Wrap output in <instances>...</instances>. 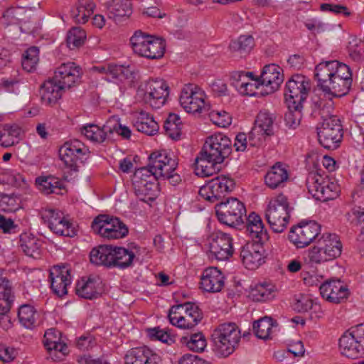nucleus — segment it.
<instances>
[{
	"label": "nucleus",
	"instance_id": "72a5a7b5",
	"mask_svg": "<svg viewBox=\"0 0 364 364\" xmlns=\"http://www.w3.org/2000/svg\"><path fill=\"white\" fill-rule=\"evenodd\" d=\"M112 257L111 245H100L93 248L90 253V262L97 266L112 267Z\"/></svg>",
	"mask_w": 364,
	"mask_h": 364
},
{
	"label": "nucleus",
	"instance_id": "cd10ccee",
	"mask_svg": "<svg viewBox=\"0 0 364 364\" xmlns=\"http://www.w3.org/2000/svg\"><path fill=\"white\" fill-rule=\"evenodd\" d=\"M125 364H159V356L146 347L134 348L127 351Z\"/></svg>",
	"mask_w": 364,
	"mask_h": 364
},
{
	"label": "nucleus",
	"instance_id": "37998d69",
	"mask_svg": "<svg viewBox=\"0 0 364 364\" xmlns=\"http://www.w3.org/2000/svg\"><path fill=\"white\" fill-rule=\"evenodd\" d=\"M20 323L27 328L35 326L38 318V314L33 306L23 304L20 306L18 311Z\"/></svg>",
	"mask_w": 364,
	"mask_h": 364
},
{
	"label": "nucleus",
	"instance_id": "a18cd8bd",
	"mask_svg": "<svg viewBox=\"0 0 364 364\" xmlns=\"http://www.w3.org/2000/svg\"><path fill=\"white\" fill-rule=\"evenodd\" d=\"M81 133L87 139L96 143H102L109 133L105 129V124L102 128L95 124H89L81 128Z\"/></svg>",
	"mask_w": 364,
	"mask_h": 364
},
{
	"label": "nucleus",
	"instance_id": "1a4fd4ad",
	"mask_svg": "<svg viewBox=\"0 0 364 364\" xmlns=\"http://www.w3.org/2000/svg\"><path fill=\"white\" fill-rule=\"evenodd\" d=\"M309 192L318 200L327 201L336 198L339 193L338 184L317 171L310 172L306 178Z\"/></svg>",
	"mask_w": 364,
	"mask_h": 364
},
{
	"label": "nucleus",
	"instance_id": "5fc2aeb1",
	"mask_svg": "<svg viewBox=\"0 0 364 364\" xmlns=\"http://www.w3.org/2000/svg\"><path fill=\"white\" fill-rule=\"evenodd\" d=\"M348 50L349 56L354 61H360L364 58V41L353 37L348 42Z\"/></svg>",
	"mask_w": 364,
	"mask_h": 364
},
{
	"label": "nucleus",
	"instance_id": "393cba45",
	"mask_svg": "<svg viewBox=\"0 0 364 364\" xmlns=\"http://www.w3.org/2000/svg\"><path fill=\"white\" fill-rule=\"evenodd\" d=\"M50 279L53 292L58 296L68 293L67 287L71 283L69 269L65 266H55L50 270Z\"/></svg>",
	"mask_w": 364,
	"mask_h": 364
},
{
	"label": "nucleus",
	"instance_id": "7ed1b4c3",
	"mask_svg": "<svg viewBox=\"0 0 364 364\" xmlns=\"http://www.w3.org/2000/svg\"><path fill=\"white\" fill-rule=\"evenodd\" d=\"M240 338V331L235 323L220 324L212 333L215 353L222 357L229 356L235 351Z\"/></svg>",
	"mask_w": 364,
	"mask_h": 364
},
{
	"label": "nucleus",
	"instance_id": "338daca9",
	"mask_svg": "<svg viewBox=\"0 0 364 364\" xmlns=\"http://www.w3.org/2000/svg\"><path fill=\"white\" fill-rule=\"evenodd\" d=\"M252 296L258 301H265L273 296L271 289L265 284L257 285L252 291Z\"/></svg>",
	"mask_w": 364,
	"mask_h": 364
},
{
	"label": "nucleus",
	"instance_id": "2eb2a0df",
	"mask_svg": "<svg viewBox=\"0 0 364 364\" xmlns=\"http://www.w3.org/2000/svg\"><path fill=\"white\" fill-rule=\"evenodd\" d=\"M88 153L87 147L78 139L66 141L59 149V157L71 171H78L77 162Z\"/></svg>",
	"mask_w": 364,
	"mask_h": 364
},
{
	"label": "nucleus",
	"instance_id": "6e6552de",
	"mask_svg": "<svg viewBox=\"0 0 364 364\" xmlns=\"http://www.w3.org/2000/svg\"><path fill=\"white\" fill-rule=\"evenodd\" d=\"M170 323L180 328L189 329L195 327L203 318L198 306L193 302H186L172 306L168 310Z\"/></svg>",
	"mask_w": 364,
	"mask_h": 364
},
{
	"label": "nucleus",
	"instance_id": "bb28decb",
	"mask_svg": "<svg viewBox=\"0 0 364 364\" xmlns=\"http://www.w3.org/2000/svg\"><path fill=\"white\" fill-rule=\"evenodd\" d=\"M224 286V277L216 267L205 269L200 278V288L207 292L215 293L221 291Z\"/></svg>",
	"mask_w": 364,
	"mask_h": 364
},
{
	"label": "nucleus",
	"instance_id": "a211bd4d",
	"mask_svg": "<svg viewBox=\"0 0 364 364\" xmlns=\"http://www.w3.org/2000/svg\"><path fill=\"white\" fill-rule=\"evenodd\" d=\"M81 75L82 69L80 66L73 62H67L56 68L53 77L66 90L78 83Z\"/></svg>",
	"mask_w": 364,
	"mask_h": 364
},
{
	"label": "nucleus",
	"instance_id": "7c9ffc66",
	"mask_svg": "<svg viewBox=\"0 0 364 364\" xmlns=\"http://www.w3.org/2000/svg\"><path fill=\"white\" fill-rule=\"evenodd\" d=\"M220 161H214L209 157L203 155L200 151L199 154L196 159V168L195 171L196 175L201 177H208L217 173L220 170Z\"/></svg>",
	"mask_w": 364,
	"mask_h": 364
},
{
	"label": "nucleus",
	"instance_id": "052dcab7",
	"mask_svg": "<svg viewBox=\"0 0 364 364\" xmlns=\"http://www.w3.org/2000/svg\"><path fill=\"white\" fill-rule=\"evenodd\" d=\"M138 131L144 132L147 135H154L158 130L159 126L156 122L147 115L146 119H142L141 122L136 124Z\"/></svg>",
	"mask_w": 364,
	"mask_h": 364
},
{
	"label": "nucleus",
	"instance_id": "c9c22d12",
	"mask_svg": "<svg viewBox=\"0 0 364 364\" xmlns=\"http://www.w3.org/2000/svg\"><path fill=\"white\" fill-rule=\"evenodd\" d=\"M213 189L215 201L225 197L233 191L235 186L234 180L225 176H218L209 181Z\"/></svg>",
	"mask_w": 364,
	"mask_h": 364
},
{
	"label": "nucleus",
	"instance_id": "69168bd1",
	"mask_svg": "<svg viewBox=\"0 0 364 364\" xmlns=\"http://www.w3.org/2000/svg\"><path fill=\"white\" fill-rule=\"evenodd\" d=\"M53 232L57 235L65 236V237H73L75 235V230L73 227V225L67 220H63L60 223L56 229H54Z\"/></svg>",
	"mask_w": 364,
	"mask_h": 364
},
{
	"label": "nucleus",
	"instance_id": "3c124183",
	"mask_svg": "<svg viewBox=\"0 0 364 364\" xmlns=\"http://www.w3.org/2000/svg\"><path fill=\"white\" fill-rule=\"evenodd\" d=\"M39 61V50L36 47H31L26 50L22 58L23 69L27 72L33 71Z\"/></svg>",
	"mask_w": 364,
	"mask_h": 364
},
{
	"label": "nucleus",
	"instance_id": "5701e85b",
	"mask_svg": "<svg viewBox=\"0 0 364 364\" xmlns=\"http://www.w3.org/2000/svg\"><path fill=\"white\" fill-rule=\"evenodd\" d=\"M318 80V86L326 93L336 97H342L346 95L352 84V80H346L338 77H316Z\"/></svg>",
	"mask_w": 364,
	"mask_h": 364
},
{
	"label": "nucleus",
	"instance_id": "a878e982",
	"mask_svg": "<svg viewBox=\"0 0 364 364\" xmlns=\"http://www.w3.org/2000/svg\"><path fill=\"white\" fill-rule=\"evenodd\" d=\"M257 242L248 243L240 252L243 264L247 269H255L264 262L263 247Z\"/></svg>",
	"mask_w": 364,
	"mask_h": 364
},
{
	"label": "nucleus",
	"instance_id": "ea45409f",
	"mask_svg": "<svg viewBox=\"0 0 364 364\" xmlns=\"http://www.w3.org/2000/svg\"><path fill=\"white\" fill-rule=\"evenodd\" d=\"M112 267H116L121 269L131 266L135 258L134 252L119 247H112Z\"/></svg>",
	"mask_w": 364,
	"mask_h": 364
},
{
	"label": "nucleus",
	"instance_id": "c756f323",
	"mask_svg": "<svg viewBox=\"0 0 364 364\" xmlns=\"http://www.w3.org/2000/svg\"><path fill=\"white\" fill-rule=\"evenodd\" d=\"M289 178L288 171L284 165L276 163L266 173L264 181L266 185L272 189L283 187Z\"/></svg>",
	"mask_w": 364,
	"mask_h": 364
},
{
	"label": "nucleus",
	"instance_id": "dca6fc26",
	"mask_svg": "<svg viewBox=\"0 0 364 364\" xmlns=\"http://www.w3.org/2000/svg\"><path fill=\"white\" fill-rule=\"evenodd\" d=\"M321 227L316 222H310L291 229L289 240L299 248L309 245L318 236Z\"/></svg>",
	"mask_w": 364,
	"mask_h": 364
},
{
	"label": "nucleus",
	"instance_id": "f704fd0d",
	"mask_svg": "<svg viewBox=\"0 0 364 364\" xmlns=\"http://www.w3.org/2000/svg\"><path fill=\"white\" fill-rule=\"evenodd\" d=\"M42 242L31 234L23 233L20 237V247L28 257L38 258L41 254Z\"/></svg>",
	"mask_w": 364,
	"mask_h": 364
},
{
	"label": "nucleus",
	"instance_id": "0eeeda50",
	"mask_svg": "<svg viewBox=\"0 0 364 364\" xmlns=\"http://www.w3.org/2000/svg\"><path fill=\"white\" fill-rule=\"evenodd\" d=\"M310 89V81L304 75H295L288 80L284 95L287 106L291 112H302Z\"/></svg>",
	"mask_w": 364,
	"mask_h": 364
},
{
	"label": "nucleus",
	"instance_id": "c85d7f7f",
	"mask_svg": "<svg viewBox=\"0 0 364 364\" xmlns=\"http://www.w3.org/2000/svg\"><path fill=\"white\" fill-rule=\"evenodd\" d=\"M65 88L55 80L53 77L45 81L41 86V98L43 103L50 105L61 98Z\"/></svg>",
	"mask_w": 364,
	"mask_h": 364
},
{
	"label": "nucleus",
	"instance_id": "774afa93",
	"mask_svg": "<svg viewBox=\"0 0 364 364\" xmlns=\"http://www.w3.org/2000/svg\"><path fill=\"white\" fill-rule=\"evenodd\" d=\"M61 340L60 331L55 329L50 328L45 332L44 334V345L46 348L50 347L53 344Z\"/></svg>",
	"mask_w": 364,
	"mask_h": 364
},
{
	"label": "nucleus",
	"instance_id": "b1692460",
	"mask_svg": "<svg viewBox=\"0 0 364 364\" xmlns=\"http://www.w3.org/2000/svg\"><path fill=\"white\" fill-rule=\"evenodd\" d=\"M233 85L243 95L254 96L257 94V90L262 87L257 79L252 78V73L237 71L232 73Z\"/></svg>",
	"mask_w": 364,
	"mask_h": 364
},
{
	"label": "nucleus",
	"instance_id": "e2e57ef3",
	"mask_svg": "<svg viewBox=\"0 0 364 364\" xmlns=\"http://www.w3.org/2000/svg\"><path fill=\"white\" fill-rule=\"evenodd\" d=\"M313 306L314 301L309 295H299L295 300L294 309L299 312H306Z\"/></svg>",
	"mask_w": 364,
	"mask_h": 364
},
{
	"label": "nucleus",
	"instance_id": "79ce46f5",
	"mask_svg": "<svg viewBox=\"0 0 364 364\" xmlns=\"http://www.w3.org/2000/svg\"><path fill=\"white\" fill-rule=\"evenodd\" d=\"M36 182L39 189L45 194H61V190L63 188L62 182L53 176L38 178Z\"/></svg>",
	"mask_w": 364,
	"mask_h": 364
},
{
	"label": "nucleus",
	"instance_id": "f3484780",
	"mask_svg": "<svg viewBox=\"0 0 364 364\" xmlns=\"http://www.w3.org/2000/svg\"><path fill=\"white\" fill-rule=\"evenodd\" d=\"M210 240V253L216 259L225 260L232 255V238L228 234L218 231L213 233Z\"/></svg>",
	"mask_w": 364,
	"mask_h": 364
},
{
	"label": "nucleus",
	"instance_id": "4c0bfd02",
	"mask_svg": "<svg viewBox=\"0 0 364 364\" xmlns=\"http://www.w3.org/2000/svg\"><path fill=\"white\" fill-rule=\"evenodd\" d=\"M255 41L250 35L240 36L237 39L232 41L229 49L232 53L237 57L246 56L253 48Z\"/></svg>",
	"mask_w": 364,
	"mask_h": 364
},
{
	"label": "nucleus",
	"instance_id": "473e14b6",
	"mask_svg": "<svg viewBox=\"0 0 364 364\" xmlns=\"http://www.w3.org/2000/svg\"><path fill=\"white\" fill-rule=\"evenodd\" d=\"M247 232L252 238L257 239V242H264L268 239V235L264 229L262 219L255 213H251L248 216Z\"/></svg>",
	"mask_w": 364,
	"mask_h": 364
},
{
	"label": "nucleus",
	"instance_id": "6e6d98bb",
	"mask_svg": "<svg viewBox=\"0 0 364 364\" xmlns=\"http://www.w3.org/2000/svg\"><path fill=\"white\" fill-rule=\"evenodd\" d=\"M105 129L109 134L117 133L124 139H129L131 136V131L125 126H122L115 118L112 116L105 124Z\"/></svg>",
	"mask_w": 364,
	"mask_h": 364
},
{
	"label": "nucleus",
	"instance_id": "de8ad7c7",
	"mask_svg": "<svg viewBox=\"0 0 364 364\" xmlns=\"http://www.w3.org/2000/svg\"><path fill=\"white\" fill-rule=\"evenodd\" d=\"M159 82L156 80H149L145 85L144 100L146 103L149 104V105L153 108L159 107Z\"/></svg>",
	"mask_w": 364,
	"mask_h": 364
},
{
	"label": "nucleus",
	"instance_id": "6ab92c4d",
	"mask_svg": "<svg viewBox=\"0 0 364 364\" xmlns=\"http://www.w3.org/2000/svg\"><path fill=\"white\" fill-rule=\"evenodd\" d=\"M281 72L282 68L275 64L264 67L259 80L262 87L261 93L264 92L269 94L278 90L283 82V75Z\"/></svg>",
	"mask_w": 364,
	"mask_h": 364
},
{
	"label": "nucleus",
	"instance_id": "aec40b11",
	"mask_svg": "<svg viewBox=\"0 0 364 364\" xmlns=\"http://www.w3.org/2000/svg\"><path fill=\"white\" fill-rule=\"evenodd\" d=\"M177 166L174 154L166 150H161V181H167L172 186L178 184L181 178L176 172Z\"/></svg>",
	"mask_w": 364,
	"mask_h": 364
},
{
	"label": "nucleus",
	"instance_id": "09e8293b",
	"mask_svg": "<svg viewBox=\"0 0 364 364\" xmlns=\"http://www.w3.org/2000/svg\"><path fill=\"white\" fill-rule=\"evenodd\" d=\"M21 207L20 198L15 194L0 193V210L6 213H13Z\"/></svg>",
	"mask_w": 364,
	"mask_h": 364
},
{
	"label": "nucleus",
	"instance_id": "9b49d317",
	"mask_svg": "<svg viewBox=\"0 0 364 364\" xmlns=\"http://www.w3.org/2000/svg\"><path fill=\"white\" fill-rule=\"evenodd\" d=\"M93 232L107 239H119L128 234V228L118 218L107 215L97 216L92 223Z\"/></svg>",
	"mask_w": 364,
	"mask_h": 364
},
{
	"label": "nucleus",
	"instance_id": "0e129e2a",
	"mask_svg": "<svg viewBox=\"0 0 364 364\" xmlns=\"http://www.w3.org/2000/svg\"><path fill=\"white\" fill-rule=\"evenodd\" d=\"M258 129L254 127L247 135L250 147H258L262 144L264 140L265 135Z\"/></svg>",
	"mask_w": 364,
	"mask_h": 364
},
{
	"label": "nucleus",
	"instance_id": "20e7f679",
	"mask_svg": "<svg viewBox=\"0 0 364 364\" xmlns=\"http://www.w3.org/2000/svg\"><path fill=\"white\" fill-rule=\"evenodd\" d=\"M341 252L342 244L338 236L336 234L324 233L309 251L308 257L312 263L321 264L338 257Z\"/></svg>",
	"mask_w": 364,
	"mask_h": 364
},
{
	"label": "nucleus",
	"instance_id": "a19ab883",
	"mask_svg": "<svg viewBox=\"0 0 364 364\" xmlns=\"http://www.w3.org/2000/svg\"><path fill=\"white\" fill-rule=\"evenodd\" d=\"M109 18L117 21L119 18L129 16L131 13V3L129 0H111L108 6Z\"/></svg>",
	"mask_w": 364,
	"mask_h": 364
},
{
	"label": "nucleus",
	"instance_id": "864d4df0",
	"mask_svg": "<svg viewBox=\"0 0 364 364\" xmlns=\"http://www.w3.org/2000/svg\"><path fill=\"white\" fill-rule=\"evenodd\" d=\"M181 342L186 344L189 350L196 352L203 351L206 346V340L200 333L193 334L190 338L183 337Z\"/></svg>",
	"mask_w": 364,
	"mask_h": 364
},
{
	"label": "nucleus",
	"instance_id": "13d9d810",
	"mask_svg": "<svg viewBox=\"0 0 364 364\" xmlns=\"http://www.w3.org/2000/svg\"><path fill=\"white\" fill-rule=\"evenodd\" d=\"M43 219L48 223L49 228L53 231L57 226L65 220L59 212L53 209L46 210L43 214Z\"/></svg>",
	"mask_w": 364,
	"mask_h": 364
},
{
	"label": "nucleus",
	"instance_id": "680f3d73",
	"mask_svg": "<svg viewBox=\"0 0 364 364\" xmlns=\"http://www.w3.org/2000/svg\"><path fill=\"white\" fill-rule=\"evenodd\" d=\"M333 111V102L331 100H320L316 97L312 100V112L330 114Z\"/></svg>",
	"mask_w": 364,
	"mask_h": 364
},
{
	"label": "nucleus",
	"instance_id": "e433bc0d",
	"mask_svg": "<svg viewBox=\"0 0 364 364\" xmlns=\"http://www.w3.org/2000/svg\"><path fill=\"white\" fill-rule=\"evenodd\" d=\"M23 130L17 124H5L0 131V145L3 147L14 146L18 142Z\"/></svg>",
	"mask_w": 364,
	"mask_h": 364
},
{
	"label": "nucleus",
	"instance_id": "bf43d9fd",
	"mask_svg": "<svg viewBox=\"0 0 364 364\" xmlns=\"http://www.w3.org/2000/svg\"><path fill=\"white\" fill-rule=\"evenodd\" d=\"M114 70V80L117 79L120 81L129 80L130 82H133L136 78V72L129 66L124 67L115 65V69Z\"/></svg>",
	"mask_w": 364,
	"mask_h": 364
},
{
	"label": "nucleus",
	"instance_id": "58836bf2",
	"mask_svg": "<svg viewBox=\"0 0 364 364\" xmlns=\"http://www.w3.org/2000/svg\"><path fill=\"white\" fill-rule=\"evenodd\" d=\"M95 4L92 0H79L75 9L72 11V16L77 23H85L93 14Z\"/></svg>",
	"mask_w": 364,
	"mask_h": 364
},
{
	"label": "nucleus",
	"instance_id": "4468645a",
	"mask_svg": "<svg viewBox=\"0 0 364 364\" xmlns=\"http://www.w3.org/2000/svg\"><path fill=\"white\" fill-rule=\"evenodd\" d=\"M218 220L230 227H235L243 223L246 210L242 203L235 198L221 202L215 207Z\"/></svg>",
	"mask_w": 364,
	"mask_h": 364
},
{
	"label": "nucleus",
	"instance_id": "603ef678",
	"mask_svg": "<svg viewBox=\"0 0 364 364\" xmlns=\"http://www.w3.org/2000/svg\"><path fill=\"white\" fill-rule=\"evenodd\" d=\"M85 39V31L80 27H73L68 33L67 45L70 49H75L81 46Z\"/></svg>",
	"mask_w": 364,
	"mask_h": 364
},
{
	"label": "nucleus",
	"instance_id": "9d476101",
	"mask_svg": "<svg viewBox=\"0 0 364 364\" xmlns=\"http://www.w3.org/2000/svg\"><path fill=\"white\" fill-rule=\"evenodd\" d=\"M342 355L350 358H358L364 354V323L346 331L339 339Z\"/></svg>",
	"mask_w": 364,
	"mask_h": 364
},
{
	"label": "nucleus",
	"instance_id": "49530a36",
	"mask_svg": "<svg viewBox=\"0 0 364 364\" xmlns=\"http://www.w3.org/2000/svg\"><path fill=\"white\" fill-rule=\"evenodd\" d=\"M277 326V323L273 322L270 317L265 316L253 324V330L258 338L266 340L270 338L272 328Z\"/></svg>",
	"mask_w": 364,
	"mask_h": 364
},
{
	"label": "nucleus",
	"instance_id": "412c9836",
	"mask_svg": "<svg viewBox=\"0 0 364 364\" xmlns=\"http://www.w3.org/2000/svg\"><path fill=\"white\" fill-rule=\"evenodd\" d=\"M319 290L323 298L334 304L341 303L349 295L348 289L341 280L326 282L320 286Z\"/></svg>",
	"mask_w": 364,
	"mask_h": 364
},
{
	"label": "nucleus",
	"instance_id": "ddd939ff",
	"mask_svg": "<svg viewBox=\"0 0 364 364\" xmlns=\"http://www.w3.org/2000/svg\"><path fill=\"white\" fill-rule=\"evenodd\" d=\"M200 152L214 161L223 163L232 152V141L223 134H213L207 137Z\"/></svg>",
	"mask_w": 364,
	"mask_h": 364
},
{
	"label": "nucleus",
	"instance_id": "39448f33",
	"mask_svg": "<svg viewBox=\"0 0 364 364\" xmlns=\"http://www.w3.org/2000/svg\"><path fill=\"white\" fill-rule=\"evenodd\" d=\"M291 210L288 198L284 194L280 193L270 199L264 216L273 231L282 232L286 229Z\"/></svg>",
	"mask_w": 364,
	"mask_h": 364
},
{
	"label": "nucleus",
	"instance_id": "f257e3e1",
	"mask_svg": "<svg viewBox=\"0 0 364 364\" xmlns=\"http://www.w3.org/2000/svg\"><path fill=\"white\" fill-rule=\"evenodd\" d=\"M159 152L154 151L149 157V162L146 166L136 169L134 174V184L136 195L141 200L146 203H151L157 198L156 194L145 193V191L151 189L152 184L151 178L158 181L157 171L159 169ZM159 183L154 186L156 189H158Z\"/></svg>",
	"mask_w": 364,
	"mask_h": 364
},
{
	"label": "nucleus",
	"instance_id": "423d86ee",
	"mask_svg": "<svg viewBox=\"0 0 364 364\" xmlns=\"http://www.w3.org/2000/svg\"><path fill=\"white\" fill-rule=\"evenodd\" d=\"M319 144L325 149H337L343 137L341 120L338 115H323L322 122L317 127Z\"/></svg>",
	"mask_w": 364,
	"mask_h": 364
},
{
	"label": "nucleus",
	"instance_id": "4be33fe9",
	"mask_svg": "<svg viewBox=\"0 0 364 364\" xmlns=\"http://www.w3.org/2000/svg\"><path fill=\"white\" fill-rule=\"evenodd\" d=\"M351 75L350 68L337 60L322 62L316 67V77H338L352 80Z\"/></svg>",
	"mask_w": 364,
	"mask_h": 364
},
{
	"label": "nucleus",
	"instance_id": "4d7b16f0",
	"mask_svg": "<svg viewBox=\"0 0 364 364\" xmlns=\"http://www.w3.org/2000/svg\"><path fill=\"white\" fill-rule=\"evenodd\" d=\"M273 119L269 115H257L255 127L259 129L265 136L273 134Z\"/></svg>",
	"mask_w": 364,
	"mask_h": 364
},
{
	"label": "nucleus",
	"instance_id": "c03bdc74",
	"mask_svg": "<svg viewBox=\"0 0 364 364\" xmlns=\"http://www.w3.org/2000/svg\"><path fill=\"white\" fill-rule=\"evenodd\" d=\"M75 291L79 296L87 299L97 298L100 294L96 287V282L93 279L79 281L76 284Z\"/></svg>",
	"mask_w": 364,
	"mask_h": 364
},
{
	"label": "nucleus",
	"instance_id": "f03ea898",
	"mask_svg": "<svg viewBox=\"0 0 364 364\" xmlns=\"http://www.w3.org/2000/svg\"><path fill=\"white\" fill-rule=\"evenodd\" d=\"M179 102L183 109L190 114H222L210 102L204 91L194 84L184 85L181 92Z\"/></svg>",
	"mask_w": 364,
	"mask_h": 364
},
{
	"label": "nucleus",
	"instance_id": "f8f14e48",
	"mask_svg": "<svg viewBox=\"0 0 364 364\" xmlns=\"http://www.w3.org/2000/svg\"><path fill=\"white\" fill-rule=\"evenodd\" d=\"M130 44L133 51L139 56L149 59L159 58V38L156 36L137 30L130 38Z\"/></svg>",
	"mask_w": 364,
	"mask_h": 364
},
{
	"label": "nucleus",
	"instance_id": "2f4dec72",
	"mask_svg": "<svg viewBox=\"0 0 364 364\" xmlns=\"http://www.w3.org/2000/svg\"><path fill=\"white\" fill-rule=\"evenodd\" d=\"M1 273L0 269V314L5 315L10 311L14 296L11 282Z\"/></svg>",
	"mask_w": 364,
	"mask_h": 364
},
{
	"label": "nucleus",
	"instance_id": "8fccbe9b",
	"mask_svg": "<svg viewBox=\"0 0 364 364\" xmlns=\"http://www.w3.org/2000/svg\"><path fill=\"white\" fill-rule=\"evenodd\" d=\"M181 123L179 115H168L164 125L166 134L172 139H178L181 135Z\"/></svg>",
	"mask_w": 364,
	"mask_h": 364
}]
</instances>
